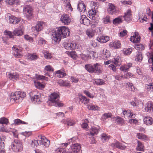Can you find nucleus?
I'll list each match as a JSON object with an SVG mask.
<instances>
[{
	"label": "nucleus",
	"instance_id": "1",
	"mask_svg": "<svg viewBox=\"0 0 153 153\" xmlns=\"http://www.w3.org/2000/svg\"><path fill=\"white\" fill-rule=\"evenodd\" d=\"M52 34V39L55 42H57L61 40V38H66L70 34L69 29L65 26L59 27L56 31H53Z\"/></svg>",
	"mask_w": 153,
	"mask_h": 153
},
{
	"label": "nucleus",
	"instance_id": "2",
	"mask_svg": "<svg viewBox=\"0 0 153 153\" xmlns=\"http://www.w3.org/2000/svg\"><path fill=\"white\" fill-rule=\"evenodd\" d=\"M59 93L54 92L51 94L50 96L49 101H47L49 106H56L61 107L63 106L62 103L58 101L59 98Z\"/></svg>",
	"mask_w": 153,
	"mask_h": 153
},
{
	"label": "nucleus",
	"instance_id": "3",
	"mask_svg": "<svg viewBox=\"0 0 153 153\" xmlns=\"http://www.w3.org/2000/svg\"><path fill=\"white\" fill-rule=\"evenodd\" d=\"M101 67V66L98 63L94 65H86L85 66V69L89 73L97 74H100L102 72Z\"/></svg>",
	"mask_w": 153,
	"mask_h": 153
},
{
	"label": "nucleus",
	"instance_id": "4",
	"mask_svg": "<svg viewBox=\"0 0 153 153\" xmlns=\"http://www.w3.org/2000/svg\"><path fill=\"white\" fill-rule=\"evenodd\" d=\"M25 95L26 94L25 92L17 91L14 93H12L9 99L10 102L12 103L15 102H19L17 101L18 100H21L25 96Z\"/></svg>",
	"mask_w": 153,
	"mask_h": 153
},
{
	"label": "nucleus",
	"instance_id": "5",
	"mask_svg": "<svg viewBox=\"0 0 153 153\" xmlns=\"http://www.w3.org/2000/svg\"><path fill=\"white\" fill-rule=\"evenodd\" d=\"M11 148L13 151L18 152L22 150L23 147L22 143L18 140H15L12 143Z\"/></svg>",
	"mask_w": 153,
	"mask_h": 153
},
{
	"label": "nucleus",
	"instance_id": "6",
	"mask_svg": "<svg viewBox=\"0 0 153 153\" xmlns=\"http://www.w3.org/2000/svg\"><path fill=\"white\" fill-rule=\"evenodd\" d=\"M23 12L25 16L28 19H30L33 18V9L30 6H25L23 9Z\"/></svg>",
	"mask_w": 153,
	"mask_h": 153
},
{
	"label": "nucleus",
	"instance_id": "7",
	"mask_svg": "<svg viewBox=\"0 0 153 153\" xmlns=\"http://www.w3.org/2000/svg\"><path fill=\"white\" fill-rule=\"evenodd\" d=\"M60 21L64 25H68L71 21V19L68 15L64 14L61 16Z\"/></svg>",
	"mask_w": 153,
	"mask_h": 153
},
{
	"label": "nucleus",
	"instance_id": "8",
	"mask_svg": "<svg viewBox=\"0 0 153 153\" xmlns=\"http://www.w3.org/2000/svg\"><path fill=\"white\" fill-rule=\"evenodd\" d=\"M40 145H42L45 147H48L50 143V141L44 137H41L40 139L38 140Z\"/></svg>",
	"mask_w": 153,
	"mask_h": 153
},
{
	"label": "nucleus",
	"instance_id": "9",
	"mask_svg": "<svg viewBox=\"0 0 153 153\" xmlns=\"http://www.w3.org/2000/svg\"><path fill=\"white\" fill-rule=\"evenodd\" d=\"M111 146L113 147H116L121 150L124 149L126 147L125 145L120 143L117 141H116L112 143Z\"/></svg>",
	"mask_w": 153,
	"mask_h": 153
},
{
	"label": "nucleus",
	"instance_id": "10",
	"mask_svg": "<svg viewBox=\"0 0 153 153\" xmlns=\"http://www.w3.org/2000/svg\"><path fill=\"white\" fill-rule=\"evenodd\" d=\"M107 11L111 14L116 13H117V10L115 5L112 3H109Z\"/></svg>",
	"mask_w": 153,
	"mask_h": 153
},
{
	"label": "nucleus",
	"instance_id": "11",
	"mask_svg": "<svg viewBox=\"0 0 153 153\" xmlns=\"http://www.w3.org/2000/svg\"><path fill=\"white\" fill-rule=\"evenodd\" d=\"M148 57V61L149 63L150 70L153 71V53L148 52L146 53Z\"/></svg>",
	"mask_w": 153,
	"mask_h": 153
},
{
	"label": "nucleus",
	"instance_id": "12",
	"mask_svg": "<svg viewBox=\"0 0 153 153\" xmlns=\"http://www.w3.org/2000/svg\"><path fill=\"white\" fill-rule=\"evenodd\" d=\"M7 16L9 18V23L10 24H17L20 21L19 19L13 16H11L10 13L7 14Z\"/></svg>",
	"mask_w": 153,
	"mask_h": 153
},
{
	"label": "nucleus",
	"instance_id": "13",
	"mask_svg": "<svg viewBox=\"0 0 153 153\" xmlns=\"http://www.w3.org/2000/svg\"><path fill=\"white\" fill-rule=\"evenodd\" d=\"M71 150L72 151V152H71L72 153H77L81 149V147L80 146V144L78 143H76L75 144H72L71 146ZM70 152V151H69Z\"/></svg>",
	"mask_w": 153,
	"mask_h": 153
},
{
	"label": "nucleus",
	"instance_id": "14",
	"mask_svg": "<svg viewBox=\"0 0 153 153\" xmlns=\"http://www.w3.org/2000/svg\"><path fill=\"white\" fill-rule=\"evenodd\" d=\"M122 116L125 118H134L135 115L131 113L130 110H124L123 111Z\"/></svg>",
	"mask_w": 153,
	"mask_h": 153
},
{
	"label": "nucleus",
	"instance_id": "15",
	"mask_svg": "<svg viewBox=\"0 0 153 153\" xmlns=\"http://www.w3.org/2000/svg\"><path fill=\"white\" fill-rule=\"evenodd\" d=\"M7 77L10 80L14 81L19 78V74L17 73H9Z\"/></svg>",
	"mask_w": 153,
	"mask_h": 153
},
{
	"label": "nucleus",
	"instance_id": "16",
	"mask_svg": "<svg viewBox=\"0 0 153 153\" xmlns=\"http://www.w3.org/2000/svg\"><path fill=\"white\" fill-rule=\"evenodd\" d=\"M145 110L149 112H153V102H149L145 105Z\"/></svg>",
	"mask_w": 153,
	"mask_h": 153
},
{
	"label": "nucleus",
	"instance_id": "17",
	"mask_svg": "<svg viewBox=\"0 0 153 153\" xmlns=\"http://www.w3.org/2000/svg\"><path fill=\"white\" fill-rule=\"evenodd\" d=\"M140 37L138 35V32H135L134 35L131 37L130 40L133 43H136L140 41Z\"/></svg>",
	"mask_w": 153,
	"mask_h": 153
},
{
	"label": "nucleus",
	"instance_id": "18",
	"mask_svg": "<svg viewBox=\"0 0 153 153\" xmlns=\"http://www.w3.org/2000/svg\"><path fill=\"white\" fill-rule=\"evenodd\" d=\"M96 53L94 51H91L88 53V56L85 55H82V58L85 60H87L88 57L90 58H94L96 56Z\"/></svg>",
	"mask_w": 153,
	"mask_h": 153
},
{
	"label": "nucleus",
	"instance_id": "19",
	"mask_svg": "<svg viewBox=\"0 0 153 153\" xmlns=\"http://www.w3.org/2000/svg\"><path fill=\"white\" fill-rule=\"evenodd\" d=\"M80 21L81 23L86 25H89L90 23V21L84 15L81 16V18Z\"/></svg>",
	"mask_w": 153,
	"mask_h": 153
},
{
	"label": "nucleus",
	"instance_id": "20",
	"mask_svg": "<svg viewBox=\"0 0 153 153\" xmlns=\"http://www.w3.org/2000/svg\"><path fill=\"white\" fill-rule=\"evenodd\" d=\"M12 49L14 51V53L15 57L18 58H21L22 56V52L21 50L18 49L14 46L13 47Z\"/></svg>",
	"mask_w": 153,
	"mask_h": 153
},
{
	"label": "nucleus",
	"instance_id": "21",
	"mask_svg": "<svg viewBox=\"0 0 153 153\" xmlns=\"http://www.w3.org/2000/svg\"><path fill=\"white\" fill-rule=\"evenodd\" d=\"M131 11L130 10H128L127 12L125 13L124 18L125 20L129 21L131 19L132 14L131 13Z\"/></svg>",
	"mask_w": 153,
	"mask_h": 153
},
{
	"label": "nucleus",
	"instance_id": "22",
	"mask_svg": "<svg viewBox=\"0 0 153 153\" xmlns=\"http://www.w3.org/2000/svg\"><path fill=\"white\" fill-rule=\"evenodd\" d=\"M97 39L99 42L104 43L109 40V37L108 36H101L97 37Z\"/></svg>",
	"mask_w": 153,
	"mask_h": 153
},
{
	"label": "nucleus",
	"instance_id": "23",
	"mask_svg": "<svg viewBox=\"0 0 153 153\" xmlns=\"http://www.w3.org/2000/svg\"><path fill=\"white\" fill-rule=\"evenodd\" d=\"M77 7L78 9L80 12H84L86 10V6L82 2H79Z\"/></svg>",
	"mask_w": 153,
	"mask_h": 153
},
{
	"label": "nucleus",
	"instance_id": "24",
	"mask_svg": "<svg viewBox=\"0 0 153 153\" xmlns=\"http://www.w3.org/2000/svg\"><path fill=\"white\" fill-rule=\"evenodd\" d=\"M96 10L92 9L89 10L88 12V15L89 17L92 19L94 20L95 19V15L96 14Z\"/></svg>",
	"mask_w": 153,
	"mask_h": 153
},
{
	"label": "nucleus",
	"instance_id": "25",
	"mask_svg": "<svg viewBox=\"0 0 153 153\" xmlns=\"http://www.w3.org/2000/svg\"><path fill=\"white\" fill-rule=\"evenodd\" d=\"M62 122L64 123H67L68 126H73L75 124V123L73 120L69 118L67 119L66 120L65 119L62 120Z\"/></svg>",
	"mask_w": 153,
	"mask_h": 153
},
{
	"label": "nucleus",
	"instance_id": "26",
	"mask_svg": "<svg viewBox=\"0 0 153 153\" xmlns=\"http://www.w3.org/2000/svg\"><path fill=\"white\" fill-rule=\"evenodd\" d=\"M86 33L89 38H92L94 36L95 31L92 28H89L86 31Z\"/></svg>",
	"mask_w": 153,
	"mask_h": 153
},
{
	"label": "nucleus",
	"instance_id": "27",
	"mask_svg": "<svg viewBox=\"0 0 153 153\" xmlns=\"http://www.w3.org/2000/svg\"><path fill=\"white\" fill-rule=\"evenodd\" d=\"M152 118L149 117H146L143 119L144 123L147 125H151L153 123Z\"/></svg>",
	"mask_w": 153,
	"mask_h": 153
},
{
	"label": "nucleus",
	"instance_id": "28",
	"mask_svg": "<svg viewBox=\"0 0 153 153\" xmlns=\"http://www.w3.org/2000/svg\"><path fill=\"white\" fill-rule=\"evenodd\" d=\"M44 24V23L42 22H38L36 26L33 28L35 29L36 31H39L42 30L43 26Z\"/></svg>",
	"mask_w": 153,
	"mask_h": 153
},
{
	"label": "nucleus",
	"instance_id": "29",
	"mask_svg": "<svg viewBox=\"0 0 153 153\" xmlns=\"http://www.w3.org/2000/svg\"><path fill=\"white\" fill-rule=\"evenodd\" d=\"M55 73L58 74L57 76L60 78H62L66 75V74L64 73V70L62 69L56 71Z\"/></svg>",
	"mask_w": 153,
	"mask_h": 153
},
{
	"label": "nucleus",
	"instance_id": "30",
	"mask_svg": "<svg viewBox=\"0 0 153 153\" xmlns=\"http://www.w3.org/2000/svg\"><path fill=\"white\" fill-rule=\"evenodd\" d=\"M87 108L89 110L94 111L99 110L100 109V108L97 105L93 104H89L87 105Z\"/></svg>",
	"mask_w": 153,
	"mask_h": 153
},
{
	"label": "nucleus",
	"instance_id": "31",
	"mask_svg": "<svg viewBox=\"0 0 153 153\" xmlns=\"http://www.w3.org/2000/svg\"><path fill=\"white\" fill-rule=\"evenodd\" d=\"M99 130V127H93L91 129L90 132L92 136L97 135Z\"/></svg>",
	"mask_w": 153,
	"mask_h": 153
},
{
	"label": "nucleus",
	"instance_id": "32",
	"mask_svg": "<svg viewBox=\"0 0 153 153\" xmlns=\"http://www.w3.org/2000/svg\"><path fill=\"white\" fill-rule=\"evenodd\" d=\"M40 96L39 95H34L31 98V99L33 102H36L37 103L39 104L41 102L40 99Z\"/></svg>",
	"mask_w": 153,
	"mask_h": 153
},
{
	"label": "nucleus",
	"instance_id": "33",
	"mask_svg": "<svg viewBox=\"0 0 153 153\" xmlns=\"http://www.w3.org/2000/svg\"><path fill=\"white\" fill-rule=\"evenodd\" d=\"M14 35L16 36H20L23 34V32L20 29H16L13 32Z\"/></svg>",
	"mask_w": 153,
	"mask_h": 153
},
{
	"label": "nucleus",
	"instance_id": "34",
	"mask_svg": "<svg viewBox=\"0 0 153 153\" xmlns=\"http://www.w3.org/2000/svg\"><path fill=\"white\" fill-rule=\"evenodd\" d=\"M79 98L81 101L84 104H86L89 102V100L85 96L81 95L79 96Z\"/></svg>",
	"mask_w": 153,
	"mask_h": 153
},
{
	"label": "nucleus",
	"instance_id": "35",
	"mask_svg": "<svg viewBox=\"0 0 153 153\" xmlns=\"http://www.w3.org/2000/svg\"><path fill=\"white\" fill-rule=\"evenodd\" d=\"M110 45L112 47H114L115 48H119L121 47L120 42L119 41H117L111 43Z\"/></svg>",
	"mask_w": 153,
	"mask_h": 153
},
{
	"label": "nucleus",
	"instance_id": "36",
	"mask_svg": "<svg viewBox=\"0 0 153 153\" xmlns=\"http://www.w3.org/2000/svg\"><path fill=\"white\" fill-rule=\"evenodd\" d=\"M38 56L35 54H29L28 55V59L31 60H33L36 59Z\"/></svg>",
	"mask_w": 153,
	"mask_h": 153
},
{
	"label": "nucleus",
	"instance_id": "37",
	"mask_svg": "<svg viewBox=\"0 0 153 153\" xmlns=\"http://www.w3.org/2000/svg\"><path fill=\"white\" fill-rule=\"evenodd\" d=\"M137 150L143 151L144 150V146L143 145L140 141H137Z\"/></svg>",
	"mask_w": 153,
	"mask_h": 153
},
{
	"label": "nucleus",
	"instance_id": "38",
	"mask_svg": "<svg viewBox=\"0 0 153 153\" xmlns=\"http://www.w3.org/2000/svg\"><path fill=\"white\" fill-rule=\"evenodd\" d=\"M34 83L35 86L38 88L42 89L45 87L44 85L37 81H34Z\"/></svg>",
	"mask_w": 153,
	"mask_h": 153
},
{
	"label": "nucleus",
	"instance_id": "39",
	"mask_svg": "<svg viewBox=\"0 0 153 153\" xmlns=\"http://www.w3.org/2000/svg\"><path fill=\"white\" fill-rule=\"evenodd\" d=\"M42 52L44 54V56L45 58L49 59L52 58V56L51 54L48 52L47 51H43Z\"/></svg>",
	"mask_w": 153,
	"mask_h": 153
},
{
	"label": "nucleus",
	"instance_id": "40",
	"mask_svg": "<svg viewBox=\"0 0 153 153\" xmlns=\"http://www.w3.org/2000/svg\"><path fill=\"white\" fill-rule=\"evenodd\" d=\"M90 6L92 9L97 10L99 7V4L97 2H95L94 1H91L90 3Z\"/></svg>",
	"mask_w": 153,
	"mask_h": 153
},
{
	"label": "nucleus",
	"instance_id": "41",
	"mask_svg": "<svg viewBox=\"0 0 153 153\" xmlns=\"http://www.w3.org/2000/svg\"><path fill=\"white\" fill-rule=\"evenodd\" d=\"M120 58L119 56H116L114 58L113 61H114L115 65L117 66V65H119L120 64Z\"/></svg>",
	"mask_w": 153,
	"mask_h": 153
},
{
	"label": "nucleus",
	"instance_id": "42",
	"mask_svg": "<svg viewBox=\"0 0 153 153\" xmlns=\"http://www.w3.org/2000/svg\"><path fill=\"white\" fill-rule=\"evenodd\" d=\"M137 138L140 139L147 140L148 138L145 135L141 134L140 133H138L137 134Z\"/></svg>",
	"mask_w": 153,
	"mask_h": 153
},
{
	"label": "nucleus",
	"instance_id": "43",
	"mask_svg": "<svg viewBox=\"0 0 153 153\" xmlns=\"http://www.w3.org/2000/svg\"><path fill=\"white\" fill-rule=\"evenodd\" d=\"M63 46L66 49L68 50H71V42H64L63 43Z\"/></svg>",
	"mask_w": 153,
	"mask_h": 153
},
{
	"label": "nucleus",
	"instance_id": "44",
	"mask_svg": "<svg viewBox=\"0 0 153 153\" xmlns=\"http://www.w3.org/2000/svg\"><path fill=\"white\" fill-rule=\"evenodd\" d=\"M101 136V140L104 142L108 140L109 138V137L106 134L103 133L102 134Z\"/></svg>",
	"mask_w": 153,
	"mask_h": 153
},
{
	"label": "nucleus",
	"instance_id": "45",
	"mask_svg": "<svg viewBox=\"0 0 153 153\" xmlns=\"http://www.w3.org/2000/svg\"><path fill=\"white\" fill-rule=\"evenodd\" d=\"M143 59L141 53L140 52L137 53L135 58V60L137 61L141 62Z\"/></svg>",
	"mask_w": 153,
	"mask_h": 153
},
{
	"label": "nucleus",
	"instance_id": "46",
	"mask_svg": "<svg viewBox=\"0 0 153 153\" xmlns=\"http://www.w3.org/2000/svg\"><path fill=\"white\" fill-rule=\"evenodd\" d=\"M101 54H103L106 57H108L109 55V52L105 49H104L101 51Z\"/></svg>",
	"mask_w": 153,
	"mask_h": 153
},
{
	"label": "nucleus",
	"instance_id": "47",
	"mask_svg": "<svg viewBox=\"0 0 153 153\" xmlns=\"http://www.w3.org/2000/svg\"><path fill=\"white\" fill-rule=\"evenodd\" d=\"M8 122V120L5 117H3L0 118V123L7 124Z\"/></svg>",
	"mask_w": 153,
	"mask_h": 153
},
{
	"label": "nucleus",
	"instance_id": "48",
	"mask_svg": "<svg viewBox=\"0 0 153 153\" xmlns=\"http://www.w3.org/2000/svg\"><path fill=\"white\" fill-rule=\"evenodd\" d=\"M132 51V48L125 49L123 50V51L124 54L126 55H129Z\"/></svg>",
	"mask_w": 153,
	"mask_h": 153
},
{
	"label": "nucleus",
	"instance_id": "49",
	"mask_svg": "<svg viewBox=\"0 0 153 153\" xmlns=\"http://www.w3.org/2000/svg\"><path fill=\"white\" fill-rule=\"evenodd\" d=\"M116 122L117 124H120L123 123L124 121L122 118L118 117H116Z\"/></svg>",
	"mask_w": 153,
	"mask_h": 153
},
{
	"label": "nucleus",
	"instance_id": "50",
	"mask_svg": "<svg viewBox=\"0 0 153 153\" xmlns=\"http://www.w3.org/2000/svg\"><path fill=\"white\" fill-rule=\"evenodd\" d=\"M39 143L38 140H32V143L31 144V146L32 147H37L39 145Z\"/></svg>",
	"mask_w": 153,
	"mask_h": 153
},
{
	"label": "nucleus",
	"instance_id": "51",
	"mask_svg": "<svg viewBox=\"0 0 153 153\" xmlns=\"http://www.w3.org/2000/svg\"><path fill=\"white\" fill-rule=\"evenodd\" d=\"M134 48L138 50H142L144 49V47L142 45H135Z\"/></svg>",
	"mask_w": 153,
	"mask_h": 153
},
{
	"label": "nucleus",
	"instance_id": "52",
	"mask_svg": "<svg viewBox=\"0 0 153 153\" xmlns=\"http://www.w3.org/2000/svg\"><path fill=\"white\" fill-rule=\"evenodd\" d=\"M110 17L109 16H107L103 18V22L105 24H107L110 23Z\"/></svg>",
	"mask_w": 153,
	"mask_h": 153
},
{
	"label": "nucleus",
	"instance_id": "53",
	"mask_svg": "<svg viewBox=\"0 0 153 153\" xmlns=\"http://www.w3.org/2000/svg\"><path fill=\"white\" fill-rule=\"evenodd\" d=\"M139 20L140 21L141 23H143V22L144 21L146 22L147 21V18L146 16H139Z\"/></svg>",
	"mask_w": 153,
	"mask_h": 153
},
{
	"label": "nucleus",
	"instance_id": "54",
	"mask_svg": "<svg viewBox=\"0 0 153 153\" xmlns=\"http://www.w3.org/2000/svg\"><path fill=\"white\" fill-rule=\"evenodd\" d=\"M46 42V41L45 40H44L42 38H39L38 41V43L39 45L42 46L45 44Z\"/></svg>",
	"mask_w": 153,
	"mask_h": 153
},
{
	"label": "nucleus",
	"instance_id": "55",
	"mask_svg": "<svg viewBox=\"0 0 153 153\" xmlns=\"http://www.w3.org/2000/svg\"><path fill=\"white\" fill-rule=\"evenodd\" d=\"M122 22V20L120 18H117L113 20V24H118L121 23Z\"/></svg>",
	"mask_w": 153,
	"mask_h": 153
},
{
	"label": "nucleus",
	"instance_id": "56",
	"mask_svg": "<svg viewBox=\"0 0 153 153\" xmlns=\"http://www.w3.org/2000/svg\"><path fill=\"white\" fill-rule=\"evenodd\" d=\"M79 45L76 43H71V49H76L78 48Z\"/></svg>",
	"mask_w": 153,
	"mask_h": 153
},
{
	"label": "nucleus",
	"instance_id": "57",
	"mask_svg": "<svg viewBox=\"0 0 153 153\" xmlns=\"http://www.w3.org/2000/svg\"><path fill=\"white\" fill-rule=\"evenodd\" d=\"M14 123L16 124H27L26 123V122L22 121L19 119H16L14 120Z\"/></svg>",
	"mask_w": 153,
	"mask_h": 153
},
{
	"label": "nucleus",
	"instance_id": "58",
	"mask_svg": "<svg viewBox=\"0 0 153 153\" xmlns=\"http://www.w3.org/2000/svg\"><path fill=\"white\" fill-rule=\"evenodd\" d=\"M96 83L97 85H102L104 83L103 80L100 79H96L95 80Z\"/></svg>",
	"mask_w": 153,
	"mask_h": 153
},
{
	"label": "nucleus",
	"instance_id": "59",
	"mask_svg": "<svg viewBox=\"0 0 153 153\" xmlns=\"http://www.w3.org/2000/svg\"><path fill=\"white\" fill-rule=\"evenodd\" d=\"M120 69L122 71L126 72L128 71L129 68H128L126 65H125L121 67L120 68Z\"/></svg>",
	"mask_w": 153,
	"mask_h": 153
},
{
	"label": "nucleus",
	"instance_id": "60",
	"mask_svg": "<svg viewBox=\"0 0 153 153\" xmlns=\"http://www.w3.org/2000/svg\"><path fill=\"white\" fill-rule=\"evenodd\" d=\"M84 93L88 97L90 98H93L94 96L93 95H92L89 92L86 90L84 91Z\"/></svg>",
	"mask_w": 153,
	"mask_h": 153
},
{
	"label": "nucleus",
	"instance_id": "61",
	"mask_svg": "<svg viewBox=\"0 0 153 153\" xmlns=\"http://www.w3.org/2000/svg\"><path fill=\"white\" fill-rule=\"evenodd\" d=\"M45 69L47 71H53V68L49 65L46 66L45 68Z\"/></svg>",
	"mask_w": 153,
	"mask_h": 153
},
{
	"label": "nucleus",
	"instance_id": "62",
	"mask_svg": "<svg viewBox=\"0 0 153 153\" xmlns=\"http://www.w3.org/2000/svg\"><path fill=\"white\" fill-rule=\"evenodd\" d=\"M134 76V75L132 74L130 72H128L126 74L125 76H124V78H128L131 77H133Z\"/></svg>",
	"mask_w": 153,
	"mask_h": 153
},
{
	"label": "nucleus",
	"instance_id": "63",
	"mask_svg": "<svg viewBox=\"0 0 153 153\" xmlns=\"http://www.w3.org/2000/svg\"><path fill=\"white\" fill-rule=\"evenodd\" d=\"M104 119H106L108 118L111 117V114L110 113H105L103 114L102 116Z\"/></svg>",
	"mask_w": 153,
	"mask_h": 153
},
{
	"label": "nucleus",
	"instance_id": "64",
	"mask_svg": "<svg viewBox=\"0 0 153 153\" xmlns=\"http://www.w3.org/2000/svg\"><path fill=\"white\" fill-rule=\"evenodd\" d=\"M4 33L6 35H8L10 38H11L13 36L12 33L10 31L6 30L4 32Z\"/></svg>",
	"mask_w": 153,
	"mask_h": 153
}]
</instances>
